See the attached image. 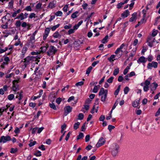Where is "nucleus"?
I'll return each mask as SVG.
<instances>
[{"mask_svg": "<svg viewBox=\"0 0 160 160\" xmlns=\"http://www.w3.org/2000/svg\"><path fill=\"white\" fill-rule=\"evenodd\" d=\"M27 50L28 48L27 47L24 46L23 48L22 49V54L21 55V58H23L24 57V55L27 51Z\"/></svg>", "mask_w": 160, "mask_h": 160, "instance_id": "20", "label": "nucleus"}, {"mask_svg": "<svg viewBox=\"0 0 160 160\" xmlns=\"http://www.w3.org/2000/svg\"><path fill=\"white\" fill-rule=\"evenodd\" d=\"M18 151V149L17 148H11L10 152L11 153H14Z\"/></svg>", "mask_w": 160, "mask_h": 160, "instance_id": "52", "label": "nucleus"}, {"mask_svg": "<svg viewBox=\"0 0 160 160\" xmlns=\"http://www.w3.org/2000/svg\"><path fill=\"white\" fill-rule=\"evenodd\" d=\"M114 79V77H110L109 79H108L107 81L109 83H112V82L113 79Z\"/></svg>", "mask_w": 160, "mask_h": 160, "instance_id": "50", "label": "nucleus"}, {"mask_svg": "<svg viewBox=\"0 0 160 160\" xmlns=\"http://www.w3.org/2000/svg\"><path fill=\"white\" fill-rule=\"evenodd\" d=\"M72 108L70 106H67L64 108V114L65 115H67L70 113L72 110Z\"/></svg>", "mask_w": 160, "mask_h": 160, "instance_id": "13", "label": "nucleus"}, {"mask_svg": "<svg viewBox=\"0 0 160 160\" xmlns=\"http://www.w3.org/2000/svg\"><path fill=\"white\" fill-rule=\"evenodd\" d=\"M62 12L61 11H58L55 13V15L57 16H62Z\"/></svg>", "mask_w": 160, "mask_h": 160, "instance_id": "38", "label": "nucleus"}, {"mask_svg": "<svg viewBox=\"0 0 160 160\" xmlns=\"http://www.w3.org/2000/svg\"><path fill=\"white\" fill-rule=\"evenodd\" d=\"M61 132L62 133L63 132L64 130L66 128V125L65 124H64L62 125L61 126Z\"/></svg>", "mask_w": 160, "mask_h": 160, "instance_id": "61", "label": "nucleus"}, {"mask_svg": "<svg viewBox=\"0 0 160 160\" xmlns=\"http://www.w3.org/2000/svg\"><path fill=\"white\" fill-rule=\"evenodd\" d=\"M34 155L37 157H39L42 155L41 152L39 151H38L36 152Z\"/></svg>", "mask_w": 160, "mask_h": 160, "instance_id": "57", "label": "nucleus"}, {"mask_svg": "<svg viewBox=\"0 0 160 160\" xmlns=\"http://www.w3.org/2000/svg\"><path fill=\"white\" fill-rule=\"evenodd\" d=\"M130 69V66H127L126 68L124 70L123 74L124 75H126L127 73L128 72L129 70Z\"/></svg>", "mask_w": 160, "mask_h": 160, "instance_id": "34", "label": "nucleus"}, {"mask_svg": "<svg viewBox=\"0 0 160 160\" xmlns=\"http://www.w3.org/2000/svg\"><path fill=\"white\" fill-rule=\"evenodd\" d=\"M115 127L114 126L111 125H109L108 127V129L110 132H111L112 130Z\"/></svg>", "mask_w": 160, "mask_h": 160, "instance_id": "59", "label": "nucleus"}, {"mask_svg": "<svg viewBox=\"0 0 160 160\" xmlns=\"http://www.w3.org/2000/svg\"><path fill=\"white\" fill-rule=\"evenodd\" d=\"M22 95L21 93L18 92L16 96V98H18L19 100L20 101L22 99Z\"/></svg>", "mask_w": 160, "mask_h": 160, "instance_id": "30", "label": "nucleus"}, {"mask_svg": "<svg viewBox=\"0 0 160 160\" xmlns=\"http://www.w3.org/2000/svg\"><path fill=\"white\" fill-rule=\"evenodd\" d=\"M72 26L71 24H69L68 25H66L64 26V28L65 29H70L72 28Z\"/></svg>", "mask_w": 160, "mask_h": 160, "instance_id": "51", "label": "nucleus"}, {"mask_svg": "<svg viewBox=\"0 0 160 160\" xmlns=\"http://www.w3.org/2000/svg\"><path fill=\"white\" fill-rule=\"evenodd\" d=\"M108 91L105 89L103 88H101L99 92L98 95L101 96V101L104 102L105 101L107 98Z\"/></svg>", "mask_w": 160, "mask_h": 160, "instance_id": "3", "label": "nucleus"}, {"mask_svg": "<svg viewBox=\"0 0 160 160\" xmlns=\"http://www.w3.org/2000/svg\"><path fill=\"white\" fill-rule=\"evenodd\" d=\"M124 3L122 2H121L118 3L117 5V7L119 9L121 8L123 5H124Z\"/></svg>", "mask_w": 160, "mask_h": 160, "instance_id": "49", "label": "nucleus"}, {"mask_svg": "<svg viewBox=\"0 0 160 160\" xmlns=\"http://www.w3.org/2000/svg\"><path fill=\"white\" fill-rule=\"evenodd\" d=\"M11 140V137L7 135L6 136H2L0 138V143H4L7 142L8 141Z\"/></svg>", "mask_w": 160, "mask_h": 160, "instance_id": "8", "label": "nucleus"}, {"mask_svg": "<svg viewBox=\"0 0 160 160\" xmlns=\"http://www.w3.org/2000/svg\"><path fill=\"white\" fill-rule=\"evenodd\" d=\"M92 68V66H90L86 70V74L88 75L91 72Z\"/></svg>", "mask_w": 160, "mask_h": 160, "instance_id": "36", "label": "nucleus"}, {"mask_svg": "<svg viewBox=\"0 0 160 160\" xmlns=\"http://www.w3.org/2000/svg\"><path fill=\"white\" fill-rule=\"evenodd\" d=\"M119 148V145L116 143H113L111 146L110 150L113 157L117 155Z\"/></svg>", "mask_w": 160, "mask_h": 160, "instance_id": "1", "label": "nucleus"}, {"mask_svg": "<svg viewBox=\"0 0 160 160\" xmlns=\"http://www.w3.org/2000/svg\"><path fill=\"white\" fill-rule=\"evenodd\" d=\"M13 0H12L10 1V2H9L8 3V6L11 8H12L13 6Z\"/></svg>", "mask_w": 160, "mask_h": 160, "instance_id": "58", "label": "nucleus"}, {"mask_svg": "<svg viewBox=\"0 0 160 160\" xmlns=\"http://www.w3.org/2000/svg\"><path fill=\"white\" fill-rule=\"evenodd\" d=\"M56 3L53 2H50L48 5V7L50 8H52L55 7Z\"/></svg>", "mask_w": 160, "mask_h": 160, "instance_id": "29", "label": "nucleus"}, {"mask_svg": "<svg viewBox=\"0 0 160 160\" xmlns=\"http://www.w3.org/2000/svg\"><path fill=\"white\" fill-rule=\"evenodd\" d=\"M62 101V98H58L56 99V102L58 104H59Z\"/></svg>", "mask_w": 160, "mask_h": 160, "instance_id": "60", "label": "nucleus"}, {"mask_svg": "<svg viewBox=\"0 0 160 160\" xmlns=\"http://www.w3.org/2000/svg\"><path fill=\"white\" fill-rule=\"evenodd\" d=\"M119 68H117L115 69L113 72V75L116 76L119 72Z\"/></svg>", "mask_w": 160, "mask_h": 160, "instance_id": "33", "label": "nucleus"}, {"mask_svg": "<svg viewBox=\"0 0 160 160\" xmlns=\"http://www.w3.org/2000/svg\"><path fill=\"white\" fill-rule=\"evenodd\" d=\"M105 142V140L103 137H101L96 144L97 147H99L103 145Z\"/></svg>", "mask_w": 160, "mask_h": 160, "instance_id": "14", "label": "nucleus"}, {"mask_svg": "<svg viewBox=\"0 0 160 160\" xmlns=\"http://www.w3.org/2000/svg\"><path fill=\"white\" fill-rule=\"evenodd\" d=\"M14 95L13 94H9L8 96V99L9 100L11 101V100H12L14 98Z\"/></svg>", "mask_w": 160, "mask_h": 160, "instance_id": "42", "label": "nucleus"}, {"mask_svg": "<svg viewBox=\"0 0 160 160\" xmlns=\"http://www.w3.org/2000/svg\"><path fill=\"white\" fill-rule=\"evenodd\" d=\"M8 87L7 85L3 86L2 88H0V94L3 95L4 94L5 92L8 90Z\"/></svg>", "mask_w": 160, "mask_h": 160, "instance_id": "17", "label": "nucleus"}, {"mask_svg": "<svg viewBox=\"0 0 160 160\" xmlns=\"http://www.w3.org/2000/svg\"><path fill=\"white\" fill-rule=\"evenodd\" d=\"M61 36V34L58 31H56L53 34V37L55 38H60Z\"/></svg>", "mask_w": 160, "mask_h": 160, "instance_id": "28", "label": "nucleus"}, {"mask_svg": "<svg viewBox=\"0 0 160 160\" xmlns=\"http://www.w3.org/2000/svg\"><path fill=\"white\" fill-rule=\"evenodd\" d=\"M38 69L39 67H36L34 71V74L36 75L38 78L41 77L43 72V68H41L38 71Z\"/></svg>", "mask_w": 160, "mask_h": 160, "instance_id": "9", "label": "nucleus"}, {"mask_svg": "<svg viewBox=\"0 0 160 160\" xmlns=\"http://www.w3.org/2000/svg\"><path fill=\"white\" fill-rule=\"evenodd\" d=\"M35 38L30 37L28 40L27 45L28 48L34 49L36 46L35 45Z\"/></svg>", "mask_w": 160, "mask_h": 160, "instance_id": "4", "label": "nucleus"}, {"mask_svg": "<svg viewBox=\"0 0 160 160\" xmlns=\"http://www.w3.org/2000/svg\"><path fill=\"white\" fill-rule=\"evenodd\" d=\"M14 132L15 134H18L20 133V130L18 127H17L15 128Z\"/></svg>", "mask_w": 160, "mask_h": 160, "instance_id": "56", "label": "nucleus"}, {"mask_svg": "<svg viewBox=\"0 0 160 160\" xmlns=\"http://www.w3.org/2000/svg\"><path fill=\"white\" fill-rule=\"evenodd\" d=\"M120 88H121V85H120L118 86L117 89L114 92V94L115 95L117 96L118 94V93L120 91Z\"/></svg>", "mask_w": 160, "mask_h": 160, "instance_id": "32", "label": "nucleus"}, {"mask_svg": "<svg viewBox=\"0 0 160 160\" xmlns=\"http://www.w3.org/2000/svg\"><path fill=\"white\" fill-rule=\"evenodd\" d=\"M48 47V45H47L46 46L42 47L41 48V51L43 52H46V51L47 50V49Z\"/></svg>", "mask_w": 160, "mask_h": 160, "instance_id": "40", "label": "nucleus"}, {"mask_svg": "<svg viewBox=\"0 0 160 160\" xmlns=\"http://www.w3.org/2000/svg\"><path fill=\"white\" fill-rule=\"evenodd\" d=\"M60 26V24H58L56 25L53 26L51 28L52 31H55L57 28Z\"/></svg>", "mask_w": 160, "mask_h": 160, "instance_id": "47", "label": "nucleus"}, {"mask_svg": "<svg viewBox=\"0 0 160 160\" xmlns=\"http://www.w3.org/2000/svg\"><path fill=\"white\" fill-rule=\"evenodd\" d=\"M75 32L74 29L73 28H70L68 31V34L69 35H70L71 34Z\"/></svg>", "mask_w": 160, "mask_h": 160, "instance_id": "45", "label": "nucleus"}, {"mask_svg": "<svg viewBox=\"0 0 160 160\" xmlns=\"http://www.w3.org/2000/svg\"><path fill=\"white\" fill-rule=\"evenodd\" d=\"M14 75V74L13 73H11L7 75L6 76V78H11L12 76H13Z\"/></svg>", "mask_w": 160, "mask_h": 160, "instance_id": "63", "label": "nucleus"}, {"mask_svg": "<svg viewBox=\"0 0 160 160\" xmlns=\"http://www.w3.org/2000/svg\"><path fill=\"white\" fill-rule=\"evenodd\" d=\"M82 156L81 155L78 156L77 160H87L88 159V156H85L82 158Z\"/></svg>", "mask_w": 160, "mask_h": 160, "instance_id": "27", "label": "nucleus"}, {"mask_svg": "<svg viewBox=\"0 0 160 160\" xmlns=\"http://www.w3.org/2000/svg\"><path fill=\"white\" fill-rule=\"evenodd\" d=\"M130 14V12L128 10H125L121 14V17L125 18H127Z\"/></svg>", "mask_w": 160, "mask_h": 160, "instance_id": "19", "label": "nucleus"}, {"mask_svg": "<svg viewBox=\"0 0 160 160\" xmlns=\"http://www.w3.org/2000/svg\"><path fill=\"white\" fill-rule=\"evenodd\" d=\"M57 51V49L53 46H51L47 52V53L49 56H53Z\"/></svg>", "mask_w": 160, "mask_h": 160, "instance_id": "6", "label": "nucleus"}, {"mask_svg": "<svg viewBox=\"0 0 160 160\" xmlns=\"http://www.w3.org/2000/svg\"><path fill=\"white\" fill-rule=\"evenodd\" d=\"M146 62L147 59L145 58L144 56L141 57L137 61L138 63L139 64L141 63H145Z\"/></svg>", "mask_w": 160, "mask_h": 160, "instance_id": "18", "label": "nucleus"}, {"mask_svg": "<svg viewBox=\"0 0 160 160\" xmlns=\"http://www.w3.org/2000/svg\"><path fill=\"white\" fill-rule=\"evenodd\" d=\"M152 79V77H150L144 82L141 83L140 85L143 87V90L144 92H147L149 90V85Z\"/></svg>", "mask_w": 160, "mask_h": 160, "instance_id": "2", "label": "nucleus"}, {"mask_svg": "<svg viewBox=\"0 0 160 160\" xmlns=\"http://www.w3.org/2000/svg\"><path fill=\"white\" fill-rule=\"evenodd\" d=\"M82 42L79 40H78L77 41H75L74 42L73 44L76 47H79L80 44H82Z\"/></svg>", "mask_w": 160, "mask_h": 160, "instance_id": "25", "label": "nucleus"}, {"mask_svg": "<svg viewBox=\"0 0 160 160\" xmlns=\"http://www.w3.org/2000/svg\"><path fill=\"white\" fill-rule=\"evenodd\" d=\"M84 137L83 134L82 132H80L79 135L77 136V139L79 140L83 138Z\"/></svg>", "mask_w": 160, "mask_h": 160, "instance_id": "39", "label": "nucleus"}, {"mask_svg": "<svg viewBox=\"0 0 160 160\" xmlns=\"http://www.w3.org/2000/svg\"><path fill=\"white\" fill-rule=\"evenodd\" d=\"M158 63L154 61L152 62H151L149 63L147 66V68L148 69H151L152 68H156L158 67Z\"/></svg>", "mask_w": 160, "mask_h": 160, "instance_id": "10", "label": "nucleus"}, {"mask_svg": "<svg viewBox=\"0 0 160 160\" xmlns=\"http://www.w3.org/2000/svg\"><path fill=\"white\" fill-rule=\"evenodd\" d=\"M37 32L38 31L37 30H35L33 33L31 35L30 37L34 38H35V36L37 33Z\"/></svg>", "mask_w": 160, "mask_h": 160, "instance_id": "62", "label": "nucleus"}, {"mask_svg": "<svg viewBox=\"0 0 160 160\" xmlns=\"http://www.w3.org/2000/svg\"><path fill=\"white\" fill-rule=\"evenodd\" d=\"M149 62H151L153 59V57L151 55H149L148 57L146 58Z\"/></svg>", "mask_w": 160, "mask_h": 160, "instance_id": "54", "label": "nucleus"}, {"mask_svg": "<svg viewBox=\"0 0 160 160\" xmlns=\"http://www.w3.org/2000/svg\"><path fill=\"white\" fill-rule=\"evenodd\" d=\"M108 38V35H106L102 40V42L103 43H105L106 42H107L108 40L107 39Z\"/></svg>", "mask_w": 160, "mask_h": 160, "instance_id": "41", "label": "nucleus"}, {"mask_svg": "<svg viewBox=\"0 0 160 160\" xmlns=\"http://www.w3.org/2000/svg\"><path fill=\"white\" fill-rule=\"evenodd\" d=\"M15 19H20L21 20H23L25 19V18L24 17V14L23 13H21L19 14L18 15V16L15 18Z\"/></svg>", "mask_w": 160, "mask_h": 160, "instance_id": "24", "label": "nucleus"}, {"mask_svg": "<svg viewBox=\"0 0 160 160\" xmlns=\"http://www.w3.org/2000/svg\"><path fill=\"white\" fill-rule=\"evenodd\" d=\"M115 57V56L114 55L112 54V55L111 56L108 58V60L110 62H113L114 60L113 59H114Z\"/></svg>", "mask_w": 160, "mask_h": 160, "instance_id": "31", "label": "nucleus"}, {"mask_svg": "<svg viewBox=\"0 0 160 160\" xmlns=\"http://www.w3.org/2000/svg\"><path fill=\"white\" fill-rule=\"evenodd\" d=\"M15 25L17 27H20L21 25V22L19 20H18L16 21Z\"/></svg>", "mask_w": 160, "mask_h": 160, "instance_id": "48", "label": "nucleus"}, {"mask_svg": "<svg viewBox=\"0 0 160 160\" xmlns=\"http://www.w3.org/2000/svg\"><path fill=\"white\" fill-rule=\"evenodd\" d=\"M37 3L35 6V8L37 11L40 10L41 9L42 4L41 2H37Z\"/></svg>", "mask_w": 160, "mask_h": 160, "instance_id": "22", "label": "nucleus"}, {"mask_svg": "<svg viewBox=\"0 0 160 160\" xmlns=\"http://www.w3.org/2000/svg\"><path fill=\"white\" fill-rule=\"evenodd\" d=\"M129 90L130 89L128 87H125L124 89V94H127L128 93L129 91Z\"/></svg>", "mask_w": 160, "mask_h": 160, "instance_id": "44", "label": "nucleus"}, {"mask_svg": "<svg viewBox=\"0 0 160 160\" xmlns=\"http://www.w3.org/2000/svg\"><path fill=\"white\" fill-rule=\"evenodd\" d=\"M50 30V29L49 28H46L43 36V40H46L48 36Z\"/></svg>", "mask_w": 160, "mask_h": 160, "instance_id": "12", "label": "nucleus"}, {"mask_svg": "<svg viewBox=\"0 0 160 160\" xmlns=\"http://www.w3.org/2000/svg\"><path fill=\"white\" fill-rule=\"evenodd\" d=\"M105 119V116L103 115H101L99 118V121H104Z\"/></svg>", "mask_w": 160, "mask_h": 160, "instance_id": "64", "label": "nucleus"}, {"mask_svg": "<svg viewBox=\"0 0 160 160\" xmlns=\"http://www.w3.org/2000/svg\"><path fill=\"white\" fill-rule=\"evenodd\" d=\"M139 100H136L132 102V106L134 108L137 107L139 104Z\"/></svg>", "mask_w": 160, "mask_h": 160, "instance_id": "21", "label": "nucleus"}, {"mask_svg": "<svg viewBox=\"0 0 160 160\" xmlns=\"http://www.w3.org/2000/svg\"><path fill=\"white\" fill-rule=\"evenodd\" d=\"M49 106L51 108L53 109L54 110H56L57 109L55 105L53 103H49Z\"/></svg>", "mask_w": 160, "mask_h": 160, "instance_id": "46", "label": "nucleus"}, {"mask_svg": "<svg viewBox=\"0 0 160 160\" xmlns=\"http://www.w3.org/2000/svg\"><path fill=\"white\" fill-rule=\"evenodd\" d=\"M158 86V84L155 82H154L152 83L150 86L151 91H153L155 90Z\"/></svg>", "mask_w": 160, "mask_h": 160, "instance_id": "16", "label": "nucleus"}, {"mask_svg": "<svg viewBox=\"0 0 160 160\" xmlns=\"http://www.w3.org/2000/svg\"><path fill=\"white\" fill-rule=\"evenodd\" d=\"M34 57L31 56H28L25 58L22 61L24 63V68L26 67L29 64L33 61Z\"/></svg>", "mask_w": 160, "mask_h": 160, "instance_id": "5", "label": "nucleus"}, {"mask_svg": "<svg viewBox=\"0 0 160 160\" xmlns=\"http://www.w3.org/2000/svg\"><path fill=\"white\" fill-rule=\"evenodd\" d=\"M79 16V12L77 11L73 12L71 16V18L72 19H74L77 18Z\"/></svg>", "mask_w": 160, "mask_h": 160, "instance_id": "23", "label": "nucleus"}, {"mask_svg": "<svg viewBox=\"0 0 160 160\" xmlns=\"http://www.w3.org/2000/svg\"><path fill=\"white\" fill-rule=\"evenodd\" d=\"M68 5H66L62 8L63 11L65 12H67L68 11Z\"/></svg>", "mask_w": 160, "mask_h": 160, "instance_id": "55", "label": "nucleus"}, {"mask_svg": "<svg viewBox=\"0 0 160 160\" xmlns=\"http://www.w3.org/2000/svg\"><path fill=\"white\" fill-rule=\"evenodd\" d=\"M125 46V44L123 43L122 44L120 47L118 48L115 52V53L116 54H118L120 52H122V49Z\"/></svg>", "mask_w": 160, "mask_h": 160, "instance_id": "15", "label": "nucleus"}, {"mask_svg": "<svg viewBox=\"0 0 160 160\" xmlns=\"http://www.w3.org/2000/svg\"><path fill=\"white\" fill-rule=\"evenodd\" d=\"M100 87V86L99 85H95L94 86L92 92L94 93H96L98 92V90Z\"/></svg>", "mask_w": 160, "mask_h": 160, "instance_id": "26", "label": "nucleus"}, {"mask_svg": "<svg viewBox=\"0 0 160 160\" xmlns=\"http://www.w3.org/2000/svg\"><path fill=\"white\" fill-rule=\"evenodd\" d=\"M158 32V30L154 29L152 31V32L151 35L152 37L154 38L157 35Z\"/></svg>", "mask_w": 160, "mask_h": 160, "instance_id": "37", "label": "nucleus"}, {"mask_svg": "<svg viewBox=\"0 0 160 160\" xmlns=\"http://www.w3.org/2000/svg\"><path fill=\"white\" fill-rule=\"evenodd\" d=\"M78 119L79 120H82L84 117V115L82 113H80L78 115Z\"/></svg>", "mask_w": 160, "mask_h": 160, "instance_id": "53", "label": "nucleus"}, {"mask_svg": "<svg viewBox=\"0 0 160 160\" xmlns=\"http://www.w3.org/2000/svg\"><path fill=\"white\" fill-rule=\"evenodd\" d=\"M98 107H97L96 108H95V106H94L91 110V112L92 113H94L95 112H97L98 111Z\"/></svg>", "mask_w": 160, "mask_h": 160, "instance_id": "35", "label": "nucleus"}, {"mask_svg": "<svg viewBox=\"0 0 160 160\" xmlns=\"http://www.w3.org/2000/svg\"><path fill=\"white\" fill-rule=\"evenodd\" d=\"M19 82V80H14L13 82L12 90L14 92H16L18 89V85L17 84Z\"/></svg>", "mask_w": 160, "mask_h": 160, "instance_id": "11", "label": "nucleus"}, {"mask_svg": "<svg viewBox=\"0 0 160 160\" xmlns=\"http://www.w3.org/2000/svg\"><path fill=\"white\" fill-rule=\"evenodd\" d=\"M147 42L148 43V45L150 47H152L153 46V43L155 42V38L150 35L148 37Z\"/></svg>", "mask_w": 160, "mask_h": 160, "instance_id": "7", "label": "nucleus"}, {"mask_svg": "<svg viewBox=\"0 0 160 160\" xmlns=\"http://www.w3.org/2000/svg\"><path fill=\"white\" fill-rule=\"evenodd\" d=\"M80 123L78 122L76 123H75L74 125L73 128L75 129H77L80 125Z\"/></svg>", "mask_w": 160, "mask_h": 160, "instance_id": "43", "label": "nucleus"}]
</instances>
